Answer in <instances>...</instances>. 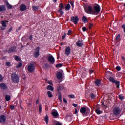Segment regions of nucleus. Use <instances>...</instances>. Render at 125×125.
I'll return each mask as SVG.
<instances>
[{
    "instance_id": "nucleus-1",
    "label": "nucleus",
    "mask_w": 125,
    "mask_h": 125,
    "mask_svg": "<svg viewBox=\"0 0 125 125\" xmlns=\"http://www.w3.org/2000/svg\"><path fill=\"white\" fill-rule=\"evenodd\" d=\"M84 8L85 12L88 14L97 15L100 12V6L98 4L95 6L87 5L84 7Z\"/></svg>"
},
{
    "instance_id": "nucleus-2",
    "label": "nucleus",
    "mask_w": 125,
    "mask_h": 125,
    "mask_svg": "<svg viewBox=\"0 0 125 125\" xmlns=\"http://www.w3.org/2000/svg\"><path fill=\"white\" fill-rule=\"evenodd\" d=\"M11 79L12 80V82H13V83H19V75L15 72H13L12 73Z\"/></svg>"
},
{
    "instance_id": "nucleus-3",
    "label": "nucleus",
    "mask_w": 125,
    "mask_h": 125,
    "mask_svg": "<svg viewBox=\"0 0 125 125\" xmlns=\"http://www.w3.org/2000/svg\"><path fill=\"white\" fill-rule=\"evenodd\" d=\"M109 81L111 83H113L117 86V88H119L120 87V81H117L114 79L113 77L109 78Z\"/></svg>"
},
{
    "instance_id": "nucleus-4",
    "label": "nucleus",
    "mask_w": 125,
    "mask_h": 125,
    "mask_svg": "<svg viewBox=\"0 0 125 125\" xmlns=\"http://www.w3.org/2000/svg\"><path fill=\"white\" fill-rule=\"evenodd\" d=\"M80 112L81 114H84L85 113H86V114H89V113H90V110L88 108L82 107L81 108Z\"/></svg>"
},
{
    "instance_id": "nucleus-5",
    "label": "nucleus",
    "mask_w": 125,
    "mask_h": 125,
    "mask_svg": "<svg viewBox=\"0 0 125 125\" xmlns=\"http://www.w3.org/2000/svg\"><path fill=\"white\" fill-rule=\"evenodd\" d=\"M8 23V21L6 20H4L1 21V23L2 24V26L1 27V31H4L6 29V23Z\"/></svg>"
},
{
    "instance_id": "nucleus-6",
    "label": "nucleus",
    "mask_w": 125,
    "mask_h": 125,
    "mask_svg": "<svg viewBox=\"0 0 125 125\" xmlns=\"http://www.w3.org/2000/svg\"><path fill=\"white\" fill-rule=\"evenodd\" d=\"M27 70L29 73H33L35 72V66L34 64H30L27 66Z\"/></svg>"
},
{
    "instance_id": "nucleus-7",
    "label": "nucleus",
    "mask_w": 125,
    "mask_h": 125,
    "mask_svg": "<svg viewBox=\"0 0 125 125\" xmlns=\"http://www.w3.org/2000/svg\"><path fill=\"white\" fill-rule=\"evenodd\" d=\"M34 56L35 58H37V57H39L40 56V47H37L34 51Z\"/></svg>"
},
{
    "instance_id": "nucleus-8",
    "label": "nucleus",
    "mask_w": 125,
    "mask_h": 125,
    "mask_svg": "<svg viewBox=\"0 0 125 125\" xmlns=\"http://www.w3.org/2000/svg\"><path fill=\"white\" fill-rule=\"evenodd\" d=\"M71 21L75 25H77V24H78V21H79V18H78V16H73L71 18Z\"/></svg>"
},
{
    "instance_id": "nucleus-9",
    "label": "nucleus",
    "mask_w": 125,
    "mask_h": 125,
    "mask_svg": "<svg viewBox=\"0 0 125 125\" xmlns=\"http://www.w3.org/2000/svg\"><path fill=\"white\" fill-rule=\"evenodd\" d=\"M121 112V110L119 107H115L113 110V114L115 116H118Z\"/></svg>"
},
{
    "instance_id": "nucleus-10",
    "label": "nucleus",
    "mask_w": 125,
    "mask_h": 125,
    "mask_svg": "<svg viewBox=\"0 0 125 125\" xmlns=\"http://www.w3.org/2000/svg\"><path fill=\"white\" fill-rule=\"evenodd\" d=\"M48 60L49 62H50L51 63V64H54V58L52 55L49 56Z\"/></svg>"
},
{
    "instance_id": "nucleus-11",
    "label": "nucleus",
    "mask_w": 125,
    "mask_h": 125,
    "mask_svg": "<svg viewBox=\"0 0 125 125\" xmlns=\"http://www.w3.org/2000/svg\"><path fill=\"white\" fill-rule=\"evenodd\" d=\"M71 53V48L68 46L65 48V54L66 55L69 56Z\"/></svg>"
},
{
    "instance_id": "nucleus-12",
    "label": "nucleus",
    "mask_w": 125,
    "mask_h": 125,
    "mask_svg": "<svg viewBox=\"0 0 125 125\" xmlns=\"http://www.w3.org/2000/svg\"><path fill=\"white\" fill-rule=\"evenodd\" d=\"M21 11H25L27 9V7L24 4H22L20 6Z\"/></svg>"
},
{
    "instance_id": "nucleus-13",
    "label": "nucleus",
    "mask_w": 125,
    "mask_h": 125,
    "mask_svg": "<svg viewBox=\"0 0 125 125\" xmlns=\"http://www.w3.org/2000/svg\"><path fill=\"white\" fill-rule=\"evenodd\" d=\"M82 40H79L77 42L76 44L77 46L81 47V46H83V43L82 42Z\"/></svg>"
},
{
    "instance_id": "nucleus-14",
    "label": "nucleus",
    "mask_w": 125,
    "mask_h": 125,
    "mask_svg": "<svg viewBox=\"0 0 125 125\" xmlns=\"http://www.w3.org/2000/svg\"><path fill=\"white\" fill-rule=\"evenodd\" d=\"M95 83L96 84V86H100V83H101V80L97 79L95 81Z\"/></svg>"
},
{
    "instance_id": "nucleus-15",
    "label": "nucleus",
    "mask_w": 125,
    "mask_h": 125,
    "mask_svg": "<svg viewBox=\"0 0 125 125\" xmlns=\"http://www.w3.org/2000/svg\"><path fill=\"white\" fill-rule=\"evenodd\" d=\"M66 119L67 120V121H71V120L73 119V114H68L66 117Z\"/></svg>"
},
{
    "instance_id": "nucleus-16",
    "label": "nucleus",
    "mask_w": 125,
    "mask_h": 125,
    "mask_svg": "<svg viewBox=\"0 0 125 125\" xmlns=\"http://www.w3.org/2000/svg\"><path fill=\"white\" fill-rule=\"evenodd\" d=\"M62 77H63V74L61 72H58L57 73V78L58 79V80H60V79L62 78Z\"/></svg>"
},
{
    "instance_id": "nucleus-17",
    "label": "nucleus",
    "mask_w": 125,
    "mask_h": 125,
    "mask_svg": "<svg viewBox=\"0 0 125 125\" xmlns=\"http://www.w3.org/2000/svg\"><path fill=\"white\" fill-rule=\"evenodd\" d=\"M0 87L2 89H4V90H5V89H6V88H7L6 85H5L4 83H2L0 84Z\"/></svg>"
},
{
    "instance_id": "nucleus-18",
    "label": "nucleus",
    "mask_w": 125,
    "mask_h": 125,
    "mask_svg": "<svg viewBox=\"0 0 125 125\" xmlns=\"http://www.w3.org/2000/svg\"><path fill=\"white\" fill-rule=\"evenodd\" d=\"M5 10H6V8L5 7V6L4 5L0 6V12H1L2 11H5Z\"/></svg>"
},
{
    "instance_id": "nucleus-19",
    "label": "nucleus",
    "mask_w": 125,
    "mask_h": 125,
    "mask_svg": "<svg viewBox=\"0 0 125 125\" xmlns=\"http://www.w3.org/2000/svg\"><path fill=\"white\" fill-rule=\"evenodd\" d=\"M16 50V47H11L8 51L9 53H11V52H13Z\"/></svg>"
},
{
    "instance_id": "nucleus-20",
    "label": "nucleus",
    "mask_w": 125,
    "mask_h": 125,
    "mask_svg": "<svg viewBox=\"0 0 125 125\" xmlns=\"http://www.w3.org/2000/svg\"><path fill=\"white\" fill-rule=\"evenodd\" d=\"M51 114L53 117H55V118H57L58 116V112L56 111H53Z\"/></svg>"
},
{
    "instance_id": "nucleus-21",
    "label": "nucleus",
    "mask_w": 125,
    "mask_h": 125,
    "mask_svg": "<svg viewBox=\"0 0 125 125\" xmlns=\"http://www.w3.org/2000/svg\"><path fill=\"white\" fill-rule=\"evenodd\" d=\"M47 90H50L51 91H53L54 90V88L51 85H48L47 87Z\"/></svg>"
},
{
    "instance_id": "nucleus-22",
    "label": "nucleus",
    "mask_w": 125,
    "mask_h": 125,
    "mask_svg": "<svg viewBox=\"0 0 125 125\" xmlns=\"http://www.w3.org/2000/svg\"><path fill=\"white\" fill-rule=\"evenodd\" d=\"M82 21H83V22H84V23H87V22H88V20H87V18H86V17H85V16L83 17Z\"/></svg>"
},
{
    "instance_id": "nucleus-23",
    "label": "nucleus",
    "mask_w": 125,
    "mask_h": 125,
    "mask_svg": "<svg viewBox=\"0 0 125 125\" xmlns=\"http://www.w3.org/2000/svg\"><path fill=\"white\" fill-rule=\"evenodd\" d=\"M1 121L2 123H4L5 122V120H6V118L5 117V116L4 115H2L0 117Z\"/></svg>"
},
{
    "instance_id": "nucleus-24",
    "label": "nucleus",
    "mask_w": 125,
    "mask_h": 125,
    "mask_svg": "<svg viewBox=\"0 0 125 125\" xmlns=\"http://www.w3.org/2000/svg\"><path fill=\"white\" fill-rule=\"evenodd\" d=\"M95 112H96V114H97V115H100V114L102 113V111H101V110L99 109V108L96 109Z\"/></svg>"
},
{
    "instance_id": "nucleus-25",
    "label": "nucleus",
    "mask_w": 125,
    "mask_h": 125,
    "mask_svg": "<svg viewBox=\"0 0 125 125\" xmlns=\"http://www.w3.org/2000/svg\"><path fill=\"white\" fill-rule=\"evenodd\" d=\"M6 6H7L8 9H11V8H12V5H10V4H9V3H8V2H7L6 3Z\"/></svg>"
},
{
    "instance_id": "nucleus-26",
    "label": "nucleus",
    "mask_w": 125,
    "mask_h": 125,
    "mask_svg": "<svg viewBox=\"0 0 125 125\" xmlns=\"http://www.w3.org/2000/svg\"><path fill=\"white\" fill-rule=\"evenodd\" d=\"M121 35L118 34L116 37L115 38V41H116V42H119L120 41V40H121Z\"/></svg>"
},
{
    "instance_id": "nucleus-27",
    "label": "nucleus",
    "mask_w": 125,
    "mask_h": 125,
    "mask_svg": "<svg viewBox=\"0 0 125 125\" xmlns=\"http://www.w3.org/2000/svg\"><path fill=\"white\" fill-rule=\"evenodd\" d=\"M47 94L49 98H51L53 96V95H52V93L51 91H48L47 93Z\"/></svg>"
},
{
    "instance_id": "nucleus-28",
    "label": "nucleus",
    "mask_w": 125,
    "mask_h": 125,
    "mask_svg": "<svg viewBox=\"0 0 125 125\" xmlns=\"http://www.w3.org/2000/svg\"><path fill=\"white\" fill-rule=\"evenodd\" d=\"M32 9H33V10H34V11H38V10H39V7L33 6Z\"/></svg>"
},
{
    "instance_id": "nucleus-29",
    "label": "nucleus",
    "mask_w": 125,
    "mask_h": 125,
    "mask_svg": "<svg viewBox=\"0 0 125 125\" xmlns=\"http://www.w3.org/2000/svg\"><path fill=\"white\" fill-rule=\"evenodd\" d=\"M71 8V5H70L69 4H68L66 5V6L65 7V10H70V9Z\"/></svg>"
},
{
    "instance_id": "nucleus-30",
    "label": "nucleus",
    "mask_w": 125,
    "mask_h": 125,
    "mask_svg": "<svg viewBox=\"0 0 125 125\" xmlns=\"http://www.w3.org/2000/svg\"><path fill=\"white\" fill-rule=\"evenodd\" d=\"M58 99H59L61 102H62V98L61 92H59L58 93Z\"/></svg>"
},
{
    "instance_id": "nucleus-31",
    "label": "nucleus",
    "mask_w": 125,
    "mask_h": 125,
    "mask_svg": "<svg viewBox=\"0 0 125 125\" xmlns=\"http://www.w3.org/2000/svg\"><path fill=\"white\" fill-rule=\"evenodd\" d=\"M5 99L6 101H9L10 100V96L6 95L5 96Z\"/></svg>"
},
{
    "instance_id": "nucleus-32",
    "label": "nucleus",
    "mask_w": 125,
    "mask_h": 125,
    "mask_svg": "<svg viewBox=\"0 0 125 125\" xmlns=\"http://www.w3.org/2000/svg\"><path fill=\"white\" fill-rule=\"evenodd\" d=\"M59 7V9H61V10H62V9H64V5L62 3L60 4Z\"/></svg>"
},
{
    "instance_id": "nucleus-33",
    "label": "nucleus",
    "mask_w": 125,
    "mask_h": 125,
    "mask_svg": "<svg viewBox=\"0 0 125 125\" xmlns=\"http://www.w3.org/2000/svg\"><path fill=\"white\" fill-rule=\"evenodd\" d=\"M44 121L46 122V124H48V116L47 115L45 116Z\"/></svg>"
},
{
    "instance_id": "nucleus-34",
    "label": "nucleus",
    "mask_w": 125,
    "mask_h": 125,
    "mask_svg": "<svg viewBox=\"0 0 125 125\" xmlns=\"http://www.w3.org/2000/svg\"><path fill=\"white\" fill-rule=\"evenodd\" d=\"M47 83H48V84H50L51 85H52V81L51 80H47V79L46 80Z\"/></svg>"
},
{
    "instance_id": "nucleus-35",
    "label": "nucleus",
    "mask_w": 125,
    "mask_h": 125,
    "mask_svg": "<svg viewBox=\"0 0 125 125\" xmlns=\"http://www.w3.org/2000/svg\"><path fill=\"white\" fill-rule=\"evenodd\" d=\"M58 12L60 13L61 15H63V14H64V11H62L61 9H59Z\"/></svg>"
},
{
    "instance_id": "nucleus-36",
    "label": "nucleus",
    "mask_w": 125,
    "mask_h": 125,
    "mask_svg": "<svg viewBox=\"0 0 125 125\" xmlns=\"http://www.w3.org/2000/svg\"><path fill=\"white\" fill-rule=\"evenodd\" d=\"M39 112L40 114L42 113V105L40 104L39 106Z\"/></svg>"
},
{
    "instance_id": "nucleus-37",
    "label": "nucleus",
    "mask_w": 125,
    "mask_h": 125,
    "mask_svg": "<svg viewBox=\"0 0 125 125\" xmlns=\"http://www.w3.org/2000/svg\"><path fill=\"white\" fill-rule=\"evenodd\" d=\"M90 96L92 99H94L95 98V95L93 93H91Z\"/></svg>"
},
{
    "instance_id": "nucleus-38",
    "label": "nucleus",
    "mask_w": 125,
    "mask_h": 125,
    "mask_svg": "<svg viewBox=\"0 0 125 125\" xmlns=\"http://www.w3.org/2000/svg\"><path fill=\"white\" fill-rule=\"evenodd\" d=\"M118 97L121 100H123V99H124V96H123V95H119Z\"/></svg>"
},
{
    "instance_id": "nucleus-39",
    "label": "nucleus",
    "mask_w": 125,
    "mask_h": 125,
    "mask_svg": "<svg viewBox=\"0 0 125 125\" xmlns=\"http://www.w3.org/2000/svg\"><path fill=\"white\" fill-rule=\"evenodd\" d=\"M63 66V64H58L56 65V68H60V67H62Z\"/></svg>"
},
{
    "instance_id": "nucleus-40",
    "label": "nucleus",
    "mask_w": 125,
    "mask_h": 125,
    "mask_svg": "<svg viewBox=\"0 0 125 125\" xmlns=\"http://www.w3.org/2000/svg\"><path fill=\"white\" fill-rule=\"evenodd\" d=\"M22 66V63L20 62L18 64V66H16V68H21Z\"/></svg>"
},
{
    "instance_id": "nucleus-41",
    "label": "nucleus",
    "mask_w": 125,
    "mask_h": 125,
    "mask_svg": "<svg viewBox=\"0 0 125 125\" xmlns=\"http://www.w3.org/2000/svg\"><path fill=\"white\" fill-rule=\"evenodd\" d=\"M6 65L7 66H8L9 67H10V66H11V64H10V63L9 62H6Z\"/></svg>"
},
{
    "instance_id": "nucleus-42",
    "label": "nucleus",
    "mask_w": 125,
    "mask_h": 125,
    "mask_svg": "<svg viewBox=\"0 0 125 125\" xmlns=\"http://www.w3.org/2000/svg\"><path fill=\"white\" fill-rule=\"evenodd\" d=\"M3 81V77L1 75H0V82H2Z\"/></svg>"
},
{
    "instance_id": "nucleus-43",
    "label": "nucleus",
    "mask_w": 125,
    "mask_h": 125,
    "mask_svg": "<svg viewBox=\"0 0 125 125\" xmlns=\"http://www.w3.org/2000/svg\"><path fill=\"white\" fill-rule=\"evenodd\" d=\"M14 58H15V60H17V61H19V58L18 57V56H15Z\"/></svg>"
},
{
    "instance_id": "nucleus-44",
    "label": "nucleus",
    "mask_w": 125,
    "mask_h": 125,
    "mask_svg": "<svg viewBox=\"0 0 125 125\" xmlns=\"http://www.w3.org/2000/svg\"><path fill=\"white\" fill-rule=\"evenodd\" d=\"M68 97H70V98H75V95H69Z\"/></svg>"
},
{
    "instance_id": "nucleus-45",
    "label": "nucleus",
    "mask_w": 125,
    "mask_h": 125,
    "mask_svg": "<svg viewBox=\"0 0 125 125\" xmlns=\"http://www.w3.org/2000/svg\"><path fill=\"white\" fill-rule=\"evenodd\" d=\"M70 4H71L72 7L73 8H74V3L73 2V1H70Z\"/></svg>"
},
{
    "instance_id": "nucleus-46",
    "label": "nucleus",
    "mask_w": 125,
    "mask_h": 125,
    "mask_svg": "<svg viewBox=\"0 0 125 125\" xmlns=\"http://www.w3.org/2000/svg\"><path fill=\"white\" fill-rule=\"evenodd\" d=\"M122 28H123V29L124 30V33H125V24L122 25Z\"/></svg>"
},
{
    "instance_id": "nucleus-47",
    "label": "nucleus",
    "mask_w": 125,
    "mask_h": 125,
    "mask_svg": "<svg viewBox=\"0 0 125 125\" xmlns=\"http://www.w3.org/2000/svg\"><path fill=\"white\" fill-rule=\"evenodd\" d=\"M72 33V30L71 29L68 30L67 35H68V36H70V35H71V33Z\"/></svg>"
},
{
    "instance_id": "nucleus-48",
    "label": "nucleus",
    "mask_w": 125,
    "mask_h": 125,
    "mask_svg": "<svg viewBox=\"0 0 125 125\" xmlns=\"http://www.w3.org/2000/svg\"><path fill=\"white\" fill-rule=\"evenodd\" d=\"M116 69L117 71H121V67L120 66H117Z\"/></svg>"
},
{
    "instance_id": "nucleus-49",
    "label": "nucleus",
    "mask_w": 125,
    "mask_h": 125,
    "mask_svg": "<svg viewBox=\"0 0 125 125\" xmlns=\"http://www.w3.org/2000/svg\"><path fill=\"white\" fill-rule=\"evenodd\" d=\"M82 31H83V32H85V31H86V27H83Z\"/></svg>"
},
{
    "instance_id": "nucleus-50",
    "label": "nucleus",
    "mask_w": 125,
    "mask_h": 125,
    "mask_svg": "<svg viewBox=\"0 0 125 125\" xmlns=\"http://www.w3.org/2000/svg\"><path fill=\"white\" fill-rule=\"evenodd\" d=\"M61 89H62L61 87L59 86L57 88V90L58 92H59L60 91V90H61Z\"/></svg>"
},
{
    "instance_id": "nucleus-51",
    "label": "nucleus",
    "mask_w": 125,
    "mask_h": 125,
    "mask_svg": "<svg viewBox=\"0 0 125 125\" xmlns=\"http://www.w3.org/2000/svg\"><path fill=\"white\" fill-rule=\"evenodd\" d=\"M73 107H75V108H77L78 107V104H73Z\"/></svg>"
},
{
    "instance_id": "nucleus-52",
    "label": "nucleus",
    "mask_w": 125,
    "mask_h": 125,
    "mask_svg": "<svg viewBox=\"0 0 125 125\" xmlns=\"http://www.w3.org/2000/svg\"><path fill=\"white\" fill-rule=\"evenodd\" d=\"M10 108L11 110H14V106H13V105H11L10 106Z\"/></svg>"
},
{
    "instance_id": "nucleus-53",
    "label": "nucleus",
    "mask_w": 125,
    "mask_h": 125,
    "mask_svg": "<svg viewBox=\"0 0 125 125\" xmlns=\"http://www.w3.org/2000/svg\"><path fill=\"white\" fill-rule=\"evenodd\" d=\"M93 26L92 23H90V25L89 26V29H91V27Z\"/></svg>"
},
{
    "instance_id": "nucleus-54",
    "label": "nucleus",
    "mask_w": 125,
    "mask_h": 125,
    "mask_svg": "<svg viewBox=\"0 0 125 125\" xmlns=\"http://www.w3.org/2000/svg\"><path fill=\"white\" fill-rule=\"evenodd\" d=\"M12 31V27H10L8 30V33H10Z\"/></svg>"
},
{
    "instance_id": "nucleus-55",
    "label": "nucleus",
    "mask_w": 125,
    "mask_h": 125,
    "mask_svg": "<svg viewBox=\"0 0 125 125\" xmlns=\"http://www.w3.org/2000/svg\"><path fill=\"white\" fill-rule=\"evenodd\" d=\"M74 114H78V110H77V108H75Z\"/></svg>"
},
{
    "instance_id": "nucleus-56",
    "label": "nucleus",
    "mask_w": 125,
    "mask_h": 125,
    "mask_svg": "<svg viewBox=\"0 0 125 125\" xmlns=\"http://www.w3.org/2000/svg\"><path fill=\"white\" fill-rule=\"evenodd\" d=\"M55 125H62V124H61V123H60V122H58V123H56Z\"/></svg>"
},
{
    "instance_id": "nucleus-57",
    "label": "nucleus",
    "mask_w": 125,
    "mask_h": 125,
    "mask_svg": "<svg viewBox=\"0 0 125 125\" xmlns=\"http://www.w3.org/2000/svg\"><path fill=\"white\" fill-rule=\"evenodd\" d=\"M63 102L65 103H67V100L65 98H63Z\"/></svg>"
},
{
    "instance_id": "nucleus-58",
    "label": "nucleus",
    "mask_w": 125,
    "mask_h": 125,
    "mask_svg": "<svg viewBox=\"0 0 125 125\" xmlns=\"http://www.w3.org/2000/svg\"><path fill=\"white\" fill-rule=\"evenodd\" d=\"M66 34H64L63 36H62V40H64V39H65V38H66Z\"/></svg>"
},
{
    "instance_id": "nucleus-59",
    "label": "nucleus",
    "mask_w": 125,
    "mask_h": 125,
    "mask_svg": "<svg viewBox=\"0 0 125 125\" xmlns=\"http://www.w3.org/2000/svg\"><path fill=\"white\" fill-rule=\"evenodd\" d=\"M29 39H30V40H33V36L32 35H30L29 36Z\"/></svg>"
},
{
    "instance_id": "nucleus-60",
    "label": "nucleus",
    "mask_w": 125,
    "mask_h": 125,
    "mask_svg": "<svg viewBox=\"0 0 125 125\" xmlns=\"http://www.w3.org/2000/svg\"><path fill=\"white\" fill-rule=\"evenodd\" d=\"M93 70H92V69H90V73H93Z\"/></svg>"
},
{
    "instance_id": "nucleus-61",
    "label": "nucleus",
    "mask_w": 125,
    "mask_h": 125,
    "mask_svg": "<svg viewBox=\"0 0 125 125\" xmlns=\"http://www.w3.org/2000/svg\"><path fill=\"white\" fill-rule=\"evenodd\" d=\"M23 47H24V46H23V45L21 46V50H22Z\"/></svg>"
},
{
    "instance_id": "nucleus-62",
    "label": "nucleus",
    "mask_w": 125,
    "mask_h": 125,
    "mask_svg": "<svg viewBox=\"0 0 125 125\" xmlns=\"http://www.w3.org/2000/svg\"><path fill=\"white\" fill-rule=\"evenodd\" d=\"M39 103V101L38 100H36V104H38Z\"/></svg>"
},
{
    "instance_id": "nucleus-63",
    "label": "nucleus",
    "mask_w": 125,
    "mask_h": 125,
    "mask_svg": "<svg viewBox=\"0 0 125 125\" xmlns=\"http://www.w3.org/2000/svg\"><path fill=\"white\" fill-rule=\"evenodd\" d=\"M122 59H123V60H125V57H122Z\"/></svg>"
},
{
    "instance_id": "nucleus-64",
    "label": "nucleus",
    "mask_w": 125,
    "mask_h": 125,
    "mask_svg": "<svg viewBox=\"0 0 125 125\" xmlns=\"http://www.w3.org/2000/svg\"><path fill=\"white\" fill-rule=\"evenodd\" d=\"M61 45H64V43H61Z\"/></svg>"
}]
</instances>
